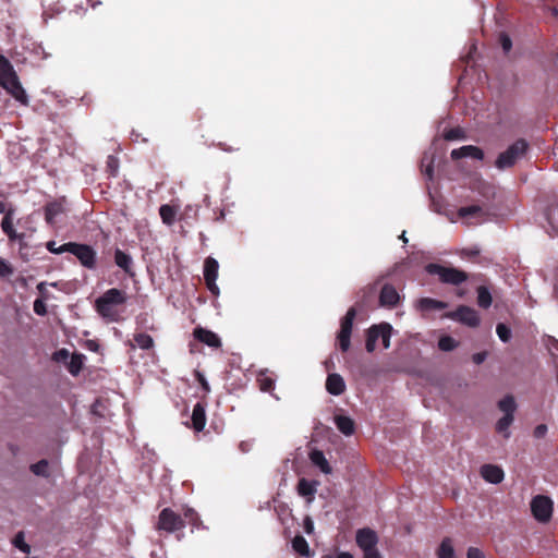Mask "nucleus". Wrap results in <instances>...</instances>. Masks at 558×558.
Returning a JSON list of instances; mask_svg holds the SVG:
<instances>
[{"label": "nucleus", "instance_id": "obj_63", "mask_svg": "<svg viewBox=\"0 0 558 558\" xmlns=\"http://www.w3.org/2000/svg\"><path fill=\"white\" fill-rule=\"evenodd\" d=\"M555 65L558 66V54L555 58Z\"/></svg>", "mask_w": 558, "mask_h": 558}, {"label": "nucleus", "instance_id": "obj_32", "mask_svg": "<svg viewBox=\"0 0 558 558\" xmlns=\"http://www.w3.org/2000/svg\"><path fill=\"white\" fill-rule=\"evenodd\" d=\"M84 359H85V356L83 354H80V353L72 354L70 363L68 365V369L73 376L78 375L80 372L82 371L83 365H84Z\"/></svg>", "mask_w": 558, "mask_h": 558}, {"label": "nucleus", "instance_id": "obj_15", "mask_svg": "<svg viewBox=\"0 0 558 558\" xmlns=\"http://www.w3.org/2000/svg\"><path fill=\"white\" fill-rule=\"evenodd\" d=\"M399 293L392 284L386 283L379 293V304L385 307H395L399 303Z\"/></svg>", "mask_w": 558, "mask_h": 558}, {"label": "nucleus", "instance_id": "obj_50", "mask_svg": "<svg viewBox=\"0 0 558 558\" xmlns=\"http://www.w3.org/2000/svg\"><path fill=\"white\" fill-rule=\"evenodd\" d=\"M364 558H383L379 550L375 547L368 548L366 550H363Z\"/></svg>", "mask_w": 558, "mask_h": 558}, {"label": "nucleus", "instance_id": "obj_21", "mask_svg": "<svg viewBox=\"0 0 558 558\" xmlns=\"http://www.w3.org/2000/svg\"><path fill=\"white\" fill-rule=\"evenodd\" d=\"M317 481H308L306 478H300L298 482V494L302 497L308 498V500H312L316 494L317 490Z\"/></svg>", "mask_w": 558, "mask_h": 558}, {"label": "nucleus", "instance_id": "obj_23", "mask_svg": "<svg viewBox=\"0 0 558 558\" xmlns=\"http://www.w3.org/2000/svg\"><path fill=\"white\" fill-rule=\"evenodd\" d=\"M335 424L337 428L345 436H351L354 433L355 424L354 421L345 415H337L335 417Z\"/></svg>", "mask_w": 558, "mask_h": 558}, {"label": "nucleus", "instance_id": "obj_40", "mask_svg": "<svg viewBox=\"0 0 558 558\" xmlns=\"http://www.w3.org/2000/svg\"><path fill=\"white\" fill-rule=\"evenodd\" d=\"M13 545L24 554L31 553V546L24 539V533L19 532L13 538Z\"/></svg>", "mask_w": 558, "mask_h": 558}, {"label": "nucleus", "instance_id": "obj_43", "mask_svg": "<svg viewBox=\"0 0 558 558\" xmlns=\"http://www.w3.org/2000/svg\"><path fill=\"white\" fill-rule=\"evenodd\" d=\"M444 137L447 141L459 140L463 137V131L459 128H452L445 132Z\"/></svg>", "mask_w": 558, "mask_h": 558}, {"label": "nucleus", "instance_id": "obj_54", "mask_svg": "<svg viewBox=\"0 0 558 558\" xmlns=\"http://www.w3.org/2000/svg\"><path fill=\"white\" fill-rule=\"evenodd\" d=\"M486 355H487L486 352H478V353L473 354L472 360L475 364L480 365L485 361Z\"/></svg>", "mask_w": 558, "mask_h": 558}, {"label": "nucleus", "instance_id": "obj_11", "mask_svg": "<svg viewBox=\"0 0 558 558\" xmlns=\"http://www.w3.org/2000/svg\"><path fill=\"white\" fill-rule=\"evenodd\" d=\"M193 336L197 341H199L210 348L219 349L222 345L221 339L219 338V336L217 333H215L214 331L208 330L206 328H203L199 326L196 327L193 331Z\"/></svg>", "mask_w": 558, "mask_h": 558}, {"label": "nucleus", "instance_id": "obj_20", "mask_svg": "<svg viewBox=\"0 0 558 558\" xmlns=\"http://www.w3.org/2000/svg\"><path fill=\"white\" fill-rule=\"evenodd\" d=\"M417 308L423 313L441 311L448 307V303L432 298H421L417 301Z\"/></svg>", "mask_w": 558, "mask_h": 558}, {"label": "nucleus", "instance_id": "obj_52", "mask_svg": "<svg viewBox=\"0 0 558 558\" xmlns=\"http://www.w3.org/2000/svg\"><path fill=\"white\" fill-rule=\"evenodd\" d=\"M547 433V426L545 424H539L534 429V437L543 438Z\"/></svg>", "mask_w": 558, "mask_h": 558}, {"label": "nucleus", "instance_id": "obj_25", "mask_svg": "<svg viewBox=\"0 0 558 558\" xmlns=\"http://www.w3.org/2000/svg\"><path fill=\"white\" fill-rule=\"evenodd\" d=\"M178 208L175 206L165 204L159 207V215L162 222L167 226H172L175 221Z\"/></svg>", "mask_w": 558, "mask_h": 558}, {"label": "nucleus", "instance_id": "obj_3", "mask_svg": "<svg viewBox=\"0 0 558 558\" xmlns=\"http://www.w3.org/2000/svg\"><path fill=\"white\" fill-rule=\"evenodd\" d=\"M425 270L429 275L438 276L442 283L459 286L468 280V274L454 267L430 263L426 265Z\"/></svg>", "mask_w": 558, "mask_h": 558}, {"label": "nucleus", "instance_id": "obj_53", "mask_svg": "<svg viewBox=\"0 0 558 558\" xmlns=\"http://www.w3.org/2000/svg\"><path fill=\"white\" fill-rule=\"evenodd\" d=\"M69 357V351L66 349H61L54 353L56 361H63Z\"/></svg>", "mask_w": 558, "mask_h": 558}, {"label": "nucleus", "instance_id": "obj_62", "mask_svg": "<svg viewBox=\"0 0 558 558\" xmlns=\"http://www.w3.org/2000/svg\"><path fill=\"white\" fill-rule=\"evenodd\" d=\"M322 558H336V557H333V556H332V555H330V554H327V555H324Z\"/></svg>", "mask_w": 558, "mask_h": 558}, {"label": "nucleus", "instance_id": "obj_56", "mask_svg": "<svg viewBox=\"0 0 558 558\" xmlns=\"http://www.w3.org/2000/svg\"><path fill=\"white\" fill-rule=\"evenodd\" d=\"M336 558H354V556L348 551H340Z\"/></svg>", "mask_w": 558, "mask_h": 558}, {"label": "nucleus", "instance_id": "obj_8", "mask_svg": "<svg viewBox=\"0 0 558 558\" xmlns=\"http://www.w3.org/2000/svg\"><path fill=\"white\" fill-rule=\"evenodd\" d=\"M553 509L554 502L547 496L537 495L531 501L532 514L541 523H546L551 519Z\"/></svg>", "mask_w": 558, "mask_h": 558}, {"label": "nucleus", "instance_id": "obj_35", "mask_svg": "<svg viewBox=\"0 0 558 558\" xmlns=\"http://www.w3.org/2000/svg\"><path fill=\"white\" fill-rule=\"evenodd\" d=\"M514 420V416H510L509 415H504L501 418L498 420L497 424H496V430L498 433H501L505 435L506 438H508L510 436V433H509V426L512 424Z\"/></svg>", "mask_w": 558, "mask_h": 558}, {"label": "nucleus", "instance_id": "obj_26", "mask_svg": "<svg viewBox=\"0 0 558 558\" xmlns=\"http://www.w3.org/2000/svg\"><path fill=\"white\" fill-rule=\"evenodd\" d=\"M63 213V205L60 202L48 203L45 206V220L47 223L52 225L54 222V218Z\"/></svg>", "mask_w": 558, "mask_h": 558}, {"label": "nucleus", "instance_id": "obj_38", "mask_svg": "<svg viewBox=\"0 0 558 558\" xmlns=\"http://www.w3.org/2000/svg\"><path fill=\"white\" fill-rule=\"evenodd\" d=\"M183 520L185 521V524L189 523L193 527H198L202 523L198 513L192 508H186L184 510Z\"/></svg>", "mask_w": 558, "mask_h": 558}, {"label": "nucleus", "instance_id": "obj_18", "mask_svg": "<svg viewBox=\"0 0 558 558\" xmlns=\"http://www.w3.org/2000/svg\"><path fill=\"white\" fill-rule=\"evenodd\" d=\"M326 390L332 396H340L345 390L343 378L339 374H329L326 379Z\"/></svg>", "mask_w": 558, "mask_h": 558}, {"label": "nucleus", "instance_id": "obj_14", "mask_svg": "<svg viewBox=\"0 0 558 558\" xmlns=\"http://www.w3.org/2000/svg\"><path fill=\"white\" fill-rule=\"evenodd\" d=\"M450 156L453 160H458V159L466 158V157L477 159V160H483L484 151L477 146L465 145L460 148L453 149L451 151Z\"/></svg>", "mask_w": 558, "mask_h": 558}, {"label": "nucleus", "instance_id": "obj_36", "mask_svg": "<svg viewBox=\"0 0 558 558\" xmlns=\"http://www.w3.org/2000/svg\"><path fill=\"white\" fill-rule=\"evenodd\" d=\"M437 554L438 558H456L450 538L442 539Z\"/></svg>", "mask_w": 558, "mask_h": 558}, {"label": "nucleus", "instance_id": "obj_45", "mask_svg": "<svg viewBox=\"0 0 558 558\" xmlns=\"http://www.w3.org/2000/svg\"><path fill=\"white\" fill-rule=\"evenodd\" d=\"M194 376H195V379L201 385V387L203 388L204 392L208 393L210 391V386H209L207 379L205 378L204 374L201 373L199 371H195Z\"/></svg>", "mask_w": 558, "mask_h": 558}, {"label": "nucleus", "instance_id": "obj_17", "mask_svg": "<svg viewBox=\"0 0 558 558\" xmlns=\"http://www.w3.org/2000/svg\"><path fill=\"white\" fill-rule=\"evenodd\" d=\"M192 427L195 432H202L206 425V410L203 402H197L192 412Z\"/></svg>", "mask_w": 558, "mask_h": 558}, {"label": "nucleus", "instance_id": "obj_10", "mask_svg": "<svg viewBox=\"0 0 558 558\" xmlns=\"http://www.w3.org/2000/svg\"><path fill=\"white\" fill-rule=\"evenodd\" d=\"M219 264L214 257H207L204 262V280L207 289L213 295H219V288L216 284Z\"/></svg>", "mask_w": 558, "mask_h": 558}, {"label": "nucleus", "instance_id": "obj_44", "mask_svg": "<svg viewBox=\"0 0 558 558\" xmlns=\"http://www.w3.org/2000/svg\"><path fill=\"white\" fill-rule=\"evenodd\" d=\"M13 65L11 62L0 54V78L3 77L5 74H10V71H12Z\"/></svg>", "mask_w": 558, "mask_h": 558}, {"label": "nucleus", "instance_id": "obj_16", "mask_svg": "<svg viewBox=\"0 0 558 558\" xmlns=\"http://www.w3.org/2000/svg\"><path fill=\"white\" fill-rule=\"evenodd\" d=\"M481 475L486 482L492 484H499L505 476L502 469L494 464H484L481 468Z\"/></svg>", "mask_w": 558, "mask_h": 558}, {"label": "nucleus", "instance_id": "obj_37", "mask_svg": "<svg viewBox=\"0 0 558 558\" xmlns=\"http://www.w3.org/2000/svg\"><path fill=\"white\" fill-rule=\"evenodd\" d=\"M259 389L264 392H271L275 389V379L262 373L257 377Z\"/></svg>", "mask_w": 558, "mask_h": 558}, {"label": "nucleus", "instance_id": "obj_57", "mask_svg": "<svg viewBox=\"0 0 558 558\" xmlns=\"http://www.w3.org/2000/svg\"><path fill=\"white\" fill-rule=\"evenodd\" d=\"M425 173L426 175L428 177V179H432L433 178V173H434V169H433V166L432 165H428L425 169Z\"/></svg>", "mask_w": 558, "mask_h": 558}, {"label": "nucleus", "instance_id": "obj_31", "mask_svg": "<svg viewBox=\"0 0 558 558\" xmlns=\"http://www.w3.org/2000/svg\"><path fill=\"white\" fill-rule=\"evenodd\" d=\"M493 298L489 292V290L484 287L480 286L477 288V304L482 308H488L492 305Z\"/></svg>", "mask_w": 558, "mask_h": 558}, {"label": "nucleus", "instance_id": "obj_6", "mask_svg": "<svg viewBox=\"0 0 558 558\" xmlns=\"http://www.w3.org/2000/svg\"><path fill=\"white\" fill-rule=\"evenodd\" d=\"M356 306L350 307L340 322V330L337 335V340L339 348L342 352H347L350 349L351 333L353 328V322L356 317Z\"/></svg>", "mask_w": 558, "mask_h": 558}, {"label": "nucleus", "instance_id": "obj_42", "mask_svg": "<svg viewBox=\"0 0 558 558\" xmlns=\"http://www.w3.org/2000/svg\"><path fill=\"white\" fill-rule=\"evenodd\" d=\"M69 245H70V242H66L60 246H57L56 241H49L46 243V248L52 254H62V253H68V250H64V248Z\"/></svg>", "mask_w": 558, "mask_h": 558}, {"label": "nucleus", "instance_id": "obj_33", "mask_svg": "<svg viewBox=\"0 0 558 558\" xmlns=\"http://www.w3.org/2000/svg\"><path fill=\"white\" fill-rule=\"evenodd\" d=\"M29 470L37 476L46 478L50 476L49 462L46 459H41L38 462L31 464Z\"/></svg>", "mask_w": 558, "mask_h": 558}, {"label": "nucleus", "instance_id": "obj_59", "mask_svg": "<svg viewBox=\"0 0 558 558\" xmlns=\"http://www.w3.org/2000/svg\"><path fill=\"white\" fill-rule=\"evenodd\" d=\"M37 289L40 293H44L45 291V282H40L38 286H37Z\"/></svg>", "mask_w": 558, "mask_h": 558}, {"label": "nucleus", "instance_id": "obj_58", "mask_svg": "<svg viewBox=\"0 0 558 558\" xmlns=\"http://www.w3.org/2000/svg\"><path fill=\"white\" fill-rule=\"evenodd\" d=\"M548 341L558 350V340L554 337H548Z\"/></svg>", "mask_w": 558, "mask_h": 558}, {"label": "nucleus", "instance_id": "obj_55", "mask_svg": "<svg viewBox=\"0 0 558 558\" xmlns=\"http://www.w3.org/2000/svg\"><path fill=\"white\" fill-rule=\"evenodd\" d=\"M304 529L307 534H311L314 530V524L310 518L305 520Z\"/></svg>", "mask_w": 558, "mask_h": 558}, {"label": "nucleus", "instance_id": "obj_47", "mask_svg": "<svg viewBox=\"0 0 558 558\" xmlns=\"http://www.w3.org/2000/svg\"><path fill=\"white\" fill-rule=\"evenodd\" d=\"M34 312L39 316H45L47 314V305L41 299L35 300Z\"/></svg>", "mask_w": 558, "mask_h": 558}, {"label": "nucleus", "instance_id": "obj_27", "mask_svg": "<svg viewBox=\"0 0 558 558\" xmlns=\"http://www.w3.org/2000/svg\"><path fill=\"white\" fill-rule=\"evenodd\" d=\"M292 548L295 553L303 557H312L313 553L310 549L307 541L302 535H296L292 539Z\"/></svg>", "mask_w": 558, "mask_h": 558}, {"label": "nucleus", "instance_id": "obj_61", "mask_svg": "<svg viewBox=\"0 0 558 558\" xmlns=\"http://www.w3.org/2000/svg\"><path fill=\"white\" fill-rule=\"evenodd\" d=\"M400 239H401L404 243H407V242H408V239L405 238V232H403V233L401 234Z\"/></svg>", "mask_w": 558, "mask_h": 558}, {"label": "nucleus", "instance_id": "obj_39", "mask_svg": "<svg viewBox=\"0 0 558 558\" xmlns=\"http://www.w3.org/2000/svg\"><path fill=\"white\" fill-rule=\"evenodd\" d=\"M458 345V342L450 336H444L438 341V348L441 351H452Z\"/></svg>", "mask_w": 558, "mask_h": 558}, {"label": "nucleus", "instance_id": "obj_12", "mask_svg": "<svg viewBox=\"0 0 558 558\" xmlns=\"http://www.w3.org/2000/svg\"><path fill=\"white\" fill-rule=\"evenodd\" d=\"M355 541L362 550H366L377 545L378 536L374 530L363 527L357 530Z\"/></svg>", "mask_w": 558, "mask_h": 558}, {"label": "nucleus", "instance_id": "obj_2", "mask_svg": "<svg viewBox=\"0 0 558 558\" xmlns=\"http://www.w3.org/2000/svg\"><path fill=\"white\" fill-rule=\"evenodd\" d=\"M530 149V144L524 138H518L508 148L501 151L496 160L495 167L498 170H507L517 165L519 160H521L527 154Z\"/></svg>", "mask_w": 558, "mask_h": 558}, {"label": "nucleus", "instance_id": "obj_7", "mask_svg": "<svg viewBox=\"0 0 558 558\" xmlns=\"http://www.w3.org/2000/svg\"><path fill=\"white\" fill-rule=\"evenodd\" d=\"M0 86H2L15 100L23 105L28 104L27 95L13 68L12 71H10V74H5L0 78Z\"/></svg>", "mask_w": 558, "mask_h": 558}, {"label": "nucleus", "instance_id": "obj_60", "mask_svg": "<svg viewBox=\"0 0 558 558\" xmlns=\"http://www.w3.org/2000/svg\"><path fill=\"white\" fill-rule=\"evenodd\" d=\"M5 211V204L3 202H0V214Z\"/></svg>", "mask_w": 558, "mask_h": 558}, {"label": "nucleus", "instance_id": "obj_41", "mask_svg": "<svg viewBox=\"0 0 558 558\" xmlns=\"http://www.w3.org/2000/svg\"><path fill=\"white\" fill-rule=\"evenodd\" d=\"M496 332L502 342H508L511 338V330L506 324L499 323Z\"/></svg>", "mask_w": 558, "mask_h": 558}, {"label": "nucleus", "instance_id": "obj_22", "mask_svg": "<svg viewBox=\"0 0 558 558\" xmlns=\"http://www.w3.org/2000/svg\"><path fill=\"white\" fill-rule=\"evenodd\" d=\"M310 459H311L312 463L314 465L318 466L319 470L324 474H330L332 472V469H331L329 462L327 461V459L325 458V454L323 451H320V450L311 451Z\"/></svg>", "mask_w": 558, "mask_h": 558}, {"label": "nucleus", "instance_id": "obj_48", "mask_svg": "<svg viewBox=\"0 0 558 558\" xmlns=\"http://www.w3.org/2000/svg\"><path fill=\"white\" fill-rule=\"evenodd\" d=\"M13 272L12 267L3 259L0 258V276L7 277Z\"/></svg>", "mask_w": 558, "mask_h": 558}, {"label": "nucleus", "instance_id": "obj_30", "mask_svg": "<svg viewBox=\"0 0 558 558\" xmlns=\"http://www.w3.org/2000/svg\"><path fill=\"white\" fill-rule=\"evenodd\" d=\"M498 408L505 413V415L514 416L517 404L514 398L511 395L506 396L498 402Z\"/></svg>", "mask_w": 558, "mask_h": 558}, {"label": "nucleus", "instance_id": "obj_51", "mask_svg": "<svg viewBox=\"0 0 558 558\" xmlns=\"http://www.w3.org/2000/svg\"><path fill=\"white\" fill-rule=\"evenodd\" d=\"M468 558H484V554L481 549L475 547H470L466 553Z\"/></svg>", "mask_w": 558, "mask_h": 558}, {"label": "nucleus", "instance_id": "obj_19", "mask_svg": "<svg viewBox=\"0 0 558 558\" xmlns=\"http://www.w3.org/2000/svg\"><path fill=\"white\" fill-rule=\"evenodd\" d=\"M1 228L10 241H23L24 233H17L13 227L12 210L5 213L1 222Z\"/></svg>", "mask_w": 558, "mask_h": 558}, {"label": "nucleus", "instance_id": "obj_4", "mask_svg": "<svg viewBox=\"0 0 558 558\" xmlns=\"http://www.w3.org/2000/svg\"><path fill=\"white\" fill-rule=\"evenodd\" d=\"M64 250H68V253L74 255L81 266L86 269L94 270L97 267V252L96 250L88 244L70 242V245Z\"/></svg>", "mask_w": 558, "mask_h": 558}, {"label": "nucleus", "instance_id": "obj_9", "mask_svg": "<svg viewBox=\"0 0 558 558\" xmlns=\"http://www.w3.org/2000/svg\"><path fill=\"white\" fill-rule=\"evenodd\" d=\"M445 317L458 320L469 327H476L480 324L477 312L466 305H460L456 311L446 313Z\"/></svg>", "mask_w": 558, "mask_h": 558}, {"label": "nucleus", "instance_id": "obj_13", "mask_svg": "<svg viewBox=\"0 0 558 558\" xmlns=\"http://www.w3.org/2000/svg\"><path fill=\"white\" fill-rule=\"evenodd\" d=\"M113 258H114V264L119 268H121L125 272V275H128L129 277L135 276V271H134V267H133L134 263H133V258L130 254H128L124 251L117 247L114 250Z\"/></svg>", "mask_w": 558, "mask_h": 558}, {"label": "nucleus", "instance_id": "obj_49", "mask_svg": "<svg viewBox=\"0 0 558 558\" xmlns=\"http://www.w3.org/2000/svg\"><path fill=\"white\" fill-rule=\"evenodd\" d=\"M107 166L111 170V174L116 175V172L118 170V158L112 155L108 156Z\"/></svg>", "mask_w": 558, "mask_h": 558}, {"label": "nucleus", "instance_id": "obj_34", "mask_svg": "<svg viewBox=\"0 0 558 558\" xmlns=\"http://www.w3.org/2000/svg\"><path fill=\"white\" fill-rule=\"evenodd\" d=\"M377 331H378V328H376L375 325L369 327L367 330L365 349L369 353L374 352V350L376 348V341L378 340Z\"/></svg>", "mask_w": 558, "mask_h": 558}, {"label": "nucleus", "instance_id": "obj_24", "mask_svg": "<svg viewBox=\"0 0 558 558\" xmlns=\"http://www.w3.org/2000/svg\"><path fill=\"white\" fill-rule=\"evenodd\" d=\"M133 341H134V343L130 342V347L132 349H135L136 347H138L142 350H149V349L154 348V344H155L154 339L148 333H145V332L134 333Z\"/></svg>", "mask_w": 558, "mask_h": 558}, {"label": "nucleus", "instance_id": "obj_28", "mask_svg": "<svg viewBox=\"0 0 558 558\" xmlns=\"http://www.w3.org/2000/svg\"><path fill=\"white\" fill-rule=\"evenodd\" d=\"M483 214H484L483 208L481 206H478V205H471V206L461 207L458 210V216L461 219H465V218H480V217L483 216Z\"/></svg>", "mask_w": 558, "mask_h": 558}, {"label": "nucleus", "instance_id": "obj_29", "mask_svg": "<svg viewBox=\"0 0 558 558\" xmlns=\"http://www.w3.org/2000/svg\"><path fill=\"white\" fill-rule=\"evenodd\" d=\"M375 326H376V328H378V331H377L378 339H381L383 347L385 349H388L390 347V337H391V331H392L391 325L388 323H381V324L375 325Z\"/></svg>", "mask_w": 558, "mask_h": 558}, {"label": "nucleus", "instance_id": "obj_1", "mask_svg": "<svg viewBox=\"0 0 558 558\" xmlns=\"http://www.w3.org/2000/svg\"><path fill=\"white\" fill-rule=\"evenodd\" d=\"M128 301V293L117 288L108 289L95 301L96 312L110 323L123 320L124 307Z\"/></svg>", "mask_w": 558, "mask_h": 558}, {"label": "nucleus", "instance_id": "obj_5", "mask_svg": "<svg viewBox=\"0 0 558 558\" xmlns=\"http://www.w3.org/2000/svg\"><path fill=\"white\" fill-rule=\"evenodd\" d=\"M185 526L183 518L175 513L171 508H165L159 512L155 529L161 533L168 534L182 531Z\"/></svg>", "mask_w": 558, "mask_h": 558}, {"label": "nucleus", "instance_id": "obj_46", "mask_svg": "<svg viewBox=\"0 0 558 558\" xmlns=\"http://www.w3.org/2000/svg\"><path fill=\"white\" fill-rule=\"evenodd\" d=\"M499 44L506 53H508L512 48L511 38L506 33H501L499 35Z\"/></svg>", "mask_w": 558, "mask_h": 558}]
</instances>
